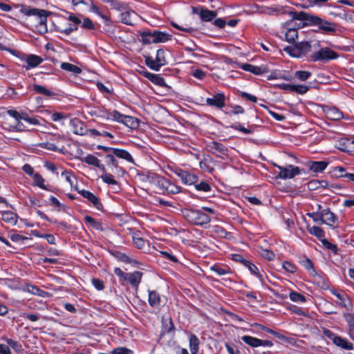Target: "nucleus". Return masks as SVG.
<instances>
[{
    "mask_svg": "<svg viewBox=\"0 0 354 354\" xmlns=\"http://www.w3.org/2000/svg\"><path fill=\"white\" fill-rule=\"evenodd\" d=\"M290 17L292 19L306 21L308 26H317L324 32L334 34L337 30V25L333 22L323 19L317 16L313 15L304 12L290 11Z\"/></svg>",
    "mask_w": 354,
    "mask_h": 354,
    "instance_id": "1",
    "label": "nucleus"
},
{
    "mask_svg": "<svg viewBox=\"0 0 354 354\" xmlns=\"http://www.w3.org/2000/svg\"><path fill=\"white\" fill-rule=\"evenodd\" d=\"M14 7L20 8V12L26 16H36L38 18V31L41 34H45L48 32L47 17L50 15V12L23 4H15Z\"/></svg>",
    "mask_w": 354,
    "mask_h": 354,
    "instance_id": "2",
    "label": "nucleus"
},
{
    "mask_svg": "<svg viewBox=\"0 0 354 354\" xmlns=\"http://www.w3.org/2000/svg\"><path fill=\"white\" fill-rule=\"evenodd\" d=\"M106 118L120 122L131 129H136L139 126V121L137 118L123 115L116 110L108 112Z\"/></svg>",
    "mask_w": 354,
    "mask_h": 354,
    "instance_id": "3",
    "label": "nucleus"
},
{
    "mask_svg": "<svg viewBox=\"0 0 354 354\" xmlns=\"http://www.w3.org/2000/svg\"><path fill=\"white\" fill-rule=\"evenodd\" d=\"M144 44L165 42L170 39V35L160 31H145L141 33Z\"/></svg>",
    "mask_w": 354,
    "mask_h": 354,
    "instance_id": "4",
    "label": "nucleus"
},
{
    "mask_svg": "<svg viewBox=\"0 0 354 354\" xmlns=\"http://www.w3.org/2000/svg\"><path fill=\"white\" fill-rule=\"evenodd\" d=\"M338 57V54L329 48H322L318 51L313 53L310 56L313 62H328L331 59H335Z\"/></svg>",
    "mask_w": 354,
    "mask_h": 354,
    "instance_id": "5",
    "label": "nucleus"
},
{
    "mask_svg": "<svg viewBox=\"0 0 354 354\" xmlns=\"http://www.w3.org/2000/svg\"><path fill=\"white\" fill-rule=\"evenodd\" d=\"M145 64L152 70L158 71L161 66L167 64L165 57V51L162 49H158L156 51V57L155 59H153L151 57H146Z\"/></svg>",
    "mask_w": 354,
    "mask_h": 354,
    "instance_id": "6",
    "label": "nucleus"
},
{
    "mask_svg": "<svg viewBox=\"0 0 354 354\" xmlns=\"http://www.w3.org/2000/svg\"><path fill=\"white\" fill-rule=\"evenodd\" d=\"M187 217L190 222L198 225H203L210 221L209 216L199 209L189 211L187 214Z\"/></svg>",
    "mask_w": 354,
    "mask_h": 354,
    "instance_id": "7",
    "label": "nucleus"
},
{
    "mask_svg": "<svg viewBox=\"0 0 354 354\" xmlns=\"http://www.w3.org/2000/svg\"><path fill=\"white\" fill-rule=\"evenodd\" d=\"M274 166L279 169V172L276 177L283 180L292 178L301 172L299 167L292 165H288L286 167H281L277 165H274Z\"/></svg>",
    "mask_w": 354,
    "mask_h": 354,
    "instance_id": "8",
    "label": "nucleus"
},
{
    "mask_svg": "<svg viewBox=\"0 0 354 354\" xmlns=\"http://www.w3.org/2000/svg\"><path fill=\"white\" fill-rule=\"evenodd\" d=\"M153 178L157 185L165 189L168 193L175 194L180 192L181 188L179 186L172 183L165 178L159 175H155Z\"/></svg>",
    "mask_w": 354,
    "mask_h": 354,
    "instance_id": "9",
    "label": "nucleus"
},
{
    "mask_svg": "<svg viewBox=\"0 0 354 354\" xmlns=\"http://www.w3.org/2000/svg\"><path fill=\"white\" fill-rule=\"evenodd\" d=\"M169 168L171 171L179 176L182 182L185 185H194L198 181V176L194 174H191L189 171L183 170L180 168Z\"/></svg>",
    "mask_w": 354,
    "mask_h": 354,
    "instance_id": "10",
    "label": "nucleus"
},
{
    "mask_svg": "<svg viewBox=\"0 0 354 354\" xmlns=\"http://www.w3.org/2000/svg\"><path fill=\"white\" fill-rule=\"evenodd\" d=\"M225 96L224 93H219L214 95L212 97L206 99V104L211 107L222 109L225 106Z\"/></svg>",
    "mask_w": 354,
    "mask_h": 354,
    "instance_id": "11",
    "label": "nucleus"
},
{
    "mask_svg": "<svg viewBox=\"0 0 354 354\" xmlns=\"http://www.w3.org/2000/svg\"><path fill=\"white\" fill-rule=\"evenodd\" d=\"M208 147L211 153L222 159H224L227 156V148L220 142L212 141L209 143Z\"/></svg>",
    "mask_w": 354,
    "mask_h": 354,
    "instance_id": "12",
    "label": "nucleus"
},
{
    "mask_svg": "<svg viewBox=\"0 0 354 354\" xmlns=\"http://www.w3.org/2000/svg\"><path fill=\"white\" fill-rule=\"evenodd\" d=\"M337 216L329 209L322 210V223L335 227L337 226Z\"/></svg>",
    "mask_w": 354,
    "mask_h": 354,
    "instance_id": "13",
    "label": "nucleus"
},
{
    "mask_svg": "<svg viewBox=\"0 0 354 354\" xmlns=\"http://www.w3.org/2000/svg\"><path fill=\"white\" fill-rule=\"evenodd\" d=\"M324 111L327 118L331 120H339L343 118V113L337 108L334 106H326Z\"/></svg>",
    "mask_w": 354,
    "mask_h": 354,
    "instance_id": "14",
    "label": "nucleus"
},
{
    "mask_svg": "<svg viewBox=\"0 0 354 354\" xmlns=\"http://www.w3.org/2000/svg\"><path fill=\"white\" fill-rule=\"evenodd\" d=\"M328 162L326 161H309L306 166L310 171L315 173L322 172L328 166Z\"/></svg>",
    "mask_w": 354,
    "mask_h": 354,
    "instance_id": "15",
    "label": "nucleus"
},
{
    "mask_svg": "<svg viewBox=\"0 0 354 354\" xmlns=\"http://www.w3.org/2000/svg\"><path fill=\"white\" fill-rule=\"evenodd\" d=\"M78 192L85 198L88 199L92 203L93 206L97 209L102 208V203L99 201V199L91 192L87 190H79Z\"/></svg>",
    "mask_w": 354,
    "mask_h": 354,
    "instance_id": "16",
    "label": "nucleus"
},
{
    "mask_svg": "<svg viewBox=\"0 0 354 354\" xmlns=\"http://www.w3.org/2000/svg\"><path fill=\"white\" fill-rule=\"evenodd\" d=\"M142 272L139 271H135L133 272L127 273L126 279L124 281L128 282L133 287H138L141 281L142 277Z\"/></svg>",
    "mask_w": 354,
    "mask_h": 354,
    "instance_id": "17",
    "label": "nucleus"
},
{
    "mask_svg": "<svg viewBox=\"0 0 354 354\" xmlns=\"http://www.w3.org/2000/svg\"><path fill=\"white\" fill-rule=\"evenodd\" d=\"M333 343L342 348H344L345 350H353L354 348L353 344L348 342L347 339L342 338L339 336H337L336 337H334V342Z\"/></svg>",
    "mask_w": 354,
    "mask_h": 354,
    "instance_id": "18",
    "label": "nucleus"
},
{
    "mask_svg": "<svg viewBox=\"0 0 354 354\" xmlns=\"http://www.w3.org/2000/svg\"><path fill=\"white\" fill-rule=\"evenodd\" d=\"M83 160L86 163L101 169L102 171H104V166L102 164H101L100 160L95 156L89 154L84 157Z\"/></svg>",
    "mask_w": 354,
    "mask_h": 354,
    "instance_id": "19",
    "label": "nucleus"
},
{
    "mask_svg": "<svg viewBox=\"0 0 354 354\" xmlns=\"http://www.w3.org/2000/svg\"><path fill=\"white\" fill-rule=\"evenodd\" d=\"M339 145L342 146L338 147V149L342 151H354V138L343 139Z\"/></svg>",
    "mask_w": 354,
    "mask_h": 354,
    "instance_id": "20",
    "label": "nucleus"
},
{
    "mask_svg": "<svg viewBox=\"0 0 354 354\" xmlns=\"http://www.w3.org/2000/svg\"><path fill=\"white\" fill-rule=\"evenodd\" d=\"M143 75L147 77L148 80L151 81L153 83L163 86L165 84V81L163 77L159 76L158 75L151 73L149 72H145Z\"/></svg>",
    "mask_w": 354,
    "mask_h": 354,
    "instance_id": "21",
    "label": "nucleus"
},
{
    "mask_svg": "<svg viewBox=\"0 0 354 354\" xmlns=\"http://www.w3.org/2000/svg\"><path fill=\"white\" fill-rule=\"evenodd\" d=\"M113 153L119 158L124 159L129 162H133V158L131 155L126 150L114 148Z\"/></svg>",
    "mask_w": 354,
    "mask_h": 354,
    "instance_id": "22",
    "label": "nucleus"
},
{
    "mask_svg": "<svg viewBox=\"0 0 354 354\" xmlns=\"http://www.w3.org/2000/svg\"><path fill=\"white\" fill-rule=\"evenodd\" d=\"M43 62V59L35 55H30L26 58V63L28 66L26 68L28 70L30 68H34L39 66Z\"/></svg>",
    "mask_w": 354,
    "mask_h": 354,
    "instance_id": "23",
    "label": "nucleus"
},
{
    "mask_svg": "<svg viewBox=\"0 0 354 354\" xmlns=\"http://www.w3.org/2000/svg\"><path fill=\"white\" fill-rule=\"evenodd\" d=\"M189 348L192 354H196L198 352L200 341L197 336L191 334L189 336Z\"/></svg>",
    "mask_w": 354,
    "mask_h": 354,
    "instance_id": "24",
    "label": "nucleus"
},
{
    "mask_svg": "<svg viewBox=\"0 0 354 354\" xmlns=\"http://www.w3.org/2000/svg\"><path fill=\"white\" fill-rule=\"evenodd\" d=\"M149 303L153 308L158 307L160 305V297L156 291H149Z\"/></svg>",
    "mask_w": 354,
    "mask_h": 354,
    "instance_id": "25",
    "label": "nucleus"
},
{
    "mask_svg": "<svg viewBox=\"0 0 354 354\" xmlns=\"http://www.w3.org/2000/svg\"><path fill=\"white\" fill-rule=\"evenodd\" d=\"M199 15L203 21H209L216 17V13L214 11H211L204 8H200Z\"/></svg>",
    "mask_w": 354,
    "mask_h": 354,
    "instance_id": "26",
    "label": "nucleus"
},
{
    "mask_svg": "<svg viewBox=\"0 0 354 354\" xmlns=\"http://www.w3.org/2000/svg\"><path fill=\"white\" fill-rule=\"evenodd\" d=\"M136 17V13L133 11H125L121 13V21L127 25L133 26V18Z\"/></svg>",
    "mask_w": 354,
    "mask_h": 354,
    "instance_id": "27",
    "label": "nucleus"
},
{
    "mask_svg": "<svg viewBox=\"0 0 354 354\" xmlns=\"http://www.w3.org/2000/svg\"><path fill=\"white\" fill-rule=\"evenodd\" d=\"M5 342L8 344L10 348H12L15 352L21 353L24 351L22 345L17 341L14 340L11 338H3Z\"/></svg>",
    "mask_w": 354,
    "mask_h": 354,
    "instance_id": "28",
    "label": "nucleus"
},
{
    "mask_svg": "<svg viewBox=\"0 0 354 354\" xmlns=\"http://www.w3.org/2000/svg\"><path fill=\"white\" fill-rule=\"evenodd\" d=\"M17 214L10 212L6 211L1 213V219L10 224H15L17 223Z\"/></svg>",
    "mask_w": 354,
    "mask_h": 354,
    "instance_id": "29",
    "label": "nucleus"
},
{
    "mask_svg": "<svg viewBox=\"0 0 354 354\" xmlns=\"http://www.w3.org/2000/svg\"><path fill=\"white\" fill-rule=\"evenodd\" d=\"M61 68L64 71H70L74 74H80L82 73V69L80 67L68 62L62 63Z\"/></svg>",
    "mask_w": 354,
    "mask_h": 354,
    "instance_id": "30",
    "label": "nucleus"
},
{
    "mask_svg": "<svg viewBox=\"0 0 354 354\" xmlns=\"http://www.w3.org/2000/svg\"><path fill=\"white\" fill-rule=\"evenodd\" d=\"M241 340L245 343L246 344L252 346V347H259V342L260 339L249 336V335H244L241 337Z\"/></svg>",
    "mask_w": 354,
    "mask_h": 354,
    "instance_id": "31",
    "label": "nucleus"
},
{
    "mask_svg": "<svg viewBox=\"0 0 354 354\" xmlns=\"http://www.w3.org/2000/svg\"><path fill=\"white\" fill-rule=\"evenodd\" d=\"M286 40L289 43H295L296 39L298 36V31L297 28H288L286 33Z\"/></svg>",
    "mask_w": 354,
    "mask_h": 354,
    "instance_id": "32",
    "label": "nucleus"
},
{
    "mask_svg": "<svg viewBox=\"0 0 354 354\" xmlns=\"http://www.w3.org/2000/svg\"><path fill=\"white\" fill-rule=\"evenodd\" d=\"M25 290L35 295L44 297L48 293L42 290H40L35 286L27 285L25 288Z\"/></svg>",
    "mask_w": 354,
    "mask_h": 354,
    "instance_id": "33",
    "label": "nucleus"
},
{
    "mask_svg": "<svg viewBox=\"0 0 354 354\" xmlns=\"http://www.w3.org/2000/svg\"><path fill=\"white\" fill-rule=\"evenodd\" d=\"M114 256L118 260H119L122 262L126 263H138L137 261L132 259L128 255H127L126 254L121 252H115L114 254Z\"/></svg>",
    "mask_w": 354,
    "mask_h": 354,
    "instance_id": "34",
    "label": "nucleus"
},
{
    "mask_svg": "<svg viewBox=\"0 0 354 354\" xmlns=\"http://www.w3.org/2000/svg\"><path fill=\"white\" fill-rule=\"evenodd\" d=\"M284 51L287 52L290 55L295 57H301L302 55L297 44L292 46H287L284 48Z\"/></svg>",
    "mask_w": 354,
    "mask_h": 354,
    "instance_id": "35",
    "label": "nucleus"
},
{
    "mask_svg": "<svg viewBox=\"0 0 354 354\" xmlns=\"http://www.w3.org/2000/svg\"><path fill=\"white\" fill-rule=\"evenodd\" d=\"M163 327L167 333H174L175 326L171 317L164 318L162 321Z\"/></svg>",
    "mask_w": 354,
    "mask_h": 354,
    "instance_id": "36",
    "label": "nucleus"
},
{
    "mask_svg": "<svg viewBox=\"0 0 354 354\" xmlns=\"http://www.w3.org/2000/svg\"><path fill=\"white\" fill-rule=\"evenodd\" d=\"M244 266L247 267L252 274H254L261 280H262L263 275L259 272V269L255 265H254L249 261H244Z\"/></svg>",
    "mask_w": 354,
    "mask_h": 354,
    "instance_id": "37",
    "label": "nucleus"
},
{
    "mask_svg": "<svg viewBox=\"0 0 354 354\" xmlns=\"http://www.w3.org/2000/svg\"><path fill=\"white\" fill-rule=\"evenodd\" d=\"M106 162H107V164L109 165H111L113 167H114L117 171L118 172H122L123 173L124 172V170L122 169V168L118 166V160L115 158V157L113 156V155H111V154H108L106 156Z\"/></svg>",
    "mask_w": 354,
    "mask_h": 354,
    "instance_id": "38",
    "label": "nucleus"
},
{
    "mask_svg": "<svg viewBox=\"0 0 354 354\" xmlns=\"http://www.w3.org/2000/svg\"><path fill=\"white\" fill-rule=\"evenodd\" d=\"M308 231L310 234L315 236L318 239H322L325 235L324 230L321 227L315 225L308 227Z\"/></svg>",
    "mask_w": 354,
    "mask_h": 354,
    "instance_id": "39",
    "label": "nucleus"
},
{
    "mask_svg": "<svg viewBox=\"0 0 354 354\" xmlns=\"http://www.w3.org/2000/svg\"><path fill=\"white\" fill-rule=\"evenodd\" d=\"M73 125L74 127V133L77 135H84L86 129L84 127V124L80 121L76 120L73 121Z\"/></svg>",
    "mask_w": 354,
    "mask_h": 354,
    "instance_id": "40",
    "label": "nucleus"
},
{
    "mask_svg": "<svg viewBox=\"0 0 354 354\" xmlns=\"http://www.w3.org/2000/svg\"><path fill=\"white\" fill-rule=\"evenodd\" d=\"M33 90L40 94H42L45 96H51L53 95V93L50 91L46 88L44 86L39 84L33 85Z\"/></svg>",
    "mask_w": 354,
    "mask_h": 354,
    "instance_id": "41",
    "label": "nucleus"
},
{
    "mask_svg": "<svg viewBox=\"0 0 354 354\" xmlns=\"http://www.w3.org/2000/svg\"><path fill=\"white\" fill-rule=\"evenodd\" d=\"M102 172H103V174L102 175L101 178L104 183H106L107 184H110V185H117L118 184V182L114 179L113 175H111V174H108L105 169H104V171H102Z\"/></svg>",
    "mask_w": 354,
    "mask_h": 354,
    "instance_id": "42",
    "label": "nucleus"
},
{
    "mask_svg": "<svg viewBox=\"0 0 354 354\" xmlns=\"http://www.w3.org/2000/svg\"><path fill=\"white\" fill-rule=\"evenodd\" d=\"M289 297L291 301H295V302L304 303L306 300V297L304 295H302L297 292H294V291H292L290 292Z\"/></svg>",
    "mask_w": 354,
    "mask_h": 354,
    "instance_id": "43",
    "label": "nucleus"
},
{
    "mask_svg": "<svg viewBox=\"0 0 354 354\" xmlns=\"http://www.w3.org/2000/svg\"><path fill=\"white\" fill-rule=\"evenodd\" d=\"M302 55H305L306 53L310 51L311 45L308 41H301L297 44Z\"/></svg>",
    "mask_w": 354,
    "mask_h": 354,
    "instance_id": "44",
    "label": "nucleus"
},
{
    "mask_svg": "<svg viewBox=\"0 0 354 354\" xmlns=\"http://www.w3.org/2000/svg\"><path fill=\"white\" fill-rule=\"evenodd\" d=\"M84 221H85L86 223L90 224L93 228H95L96 230H101L102 229V226H101L100 223L97 221L95 219H94L91 216H86L84 217Z\"/></svg>",
    "mask_w": 354,
    "mask_h": 354,
    "instance_id": "45",
    "label": "nucleus"
},
{
    "mask_svg": "<svg viewBox=\"0 0 354 354\" xmlns=\"http://www.w3.org/2000/svg\"><path fill=\"white\" fill-rule=\"evenodd\" d=\"M194 185L198 191L209 192L211 189L209 184L206 181H201L199 183H195Z\"/></svg>",
    "mask_w": 354,
    "mask_h": 354,
    "instance_id": "46",
    "label": "nucleus"
},
{
    "mask_svg": "<svg viewBox=\"0 0 354 354\" xmlns=\"http://www.w3.org/2000/svg\"><path fill=\"white\" fill-rule=\"evenodd\" d=\"M301 265L308 271L311 272V273H315V270L314 268V265L312 261L309 259H305L300 261Z\"/></svg>",
    "mask_w": 354,
    "mask_h": 354,
    "instance_id": "47",
    "label": "nucleus"
},
{
    "mask_svg": "<svg viewBox=\"0 0 354 354\" xmlns=\"http://www.w3.org/2000/svg\"><path fill=\"white\" fill-rule=\"evenodd\" d=\"M311 76V73L306 71H298L295 73V77L301 81H305Z\"/></svg>",
    "mask_w": 354,
    "mask_h": 354,
    "instance_id": "48",
    "label": "nucleus"
},
{
    "mask_svg": "<svg viewBox=\"0 0 354 354\" xmlns=\"http://www.w3.org/2000/svg\"><path fill=\"white\" fill-rule=\"evenodd\" d=\"M243 68L245 71H250L254 74L259 75L261 73V68L259 66H255L251 64H245Z\"/></svg>",
    "mask_w": 354,
    "mask_h": 354,
    "instance_id": "49",
    "label": "nucleus"
},
{
    "mask_svg": "<svg viewBox=\"0 0 354 354\" xmlns=\"http://www.w3.org/2000/svg\"><path fill=\"white\" fill-rule=\"evenodd\" d=\"M33 178L35 182V184L41 189H46V187L44 185V179L42 176L39 174H35L33 175Z\"/></svg>",
    "mask_w": 354,
    "mask_h": 354,
    "instance_id": "50",
    "label": "nucleus"
},
{
    "mask_svg": "<svg viewBox=\"0 0 354 354\" xmlns=\"http://www.w3.org/2000/svg\"><path fill=\"white\" fill-rule=\"evenodd\" d=\"M282 267L285 270L290 273H295L297 270V266L289 261H284Z\"/></svg>",
    "mask_w": 354,
    "mask_h": 354,
    "instance_id": "51",
    "label": "nucleus"
},
{
    "mask_svg": "<svg viewBox=\"0 0 354 354\" xmlns=\"http://www.w3.org/2000/svg\"><path fill=\"white\" fill-rule=\"evenodd\" d=\"M112 354H132L133 351L129 349L126 347H118L114 348L112 352Z\"/></svg>",
    "mask_w": 354,
    "mask_h": 354,
    "instance_id": "52",
    "label": "nucleus"
},
{
    "mask_svg": "<svg viewBox=\"0 0 354 354\" xmlns=\"http://www.w3.org/2000/svg\"><path fill=\"white\" fill-rule=\"evenodd\" d=\"M211 270L219 276L224 275L229 272L227 268H222L218 266H212Z\"/></svg>",
    "mask_w": 354,
    "mask_h": 354,
    "instance_id": "53",
    "label": "nucleus"
},
{
    "mask_svg": "<svg viewBox=\"0 0 354 354\" xmlns=\"http://www.w3.org/2000/svg\"><path fill=\"white\" fill-rule=\"evenodd\" d=\"M40 147L43 149H46L50 151H57V147L54 143L45 142H41L38 145Z\"/></svg>",
    "mask_w": 354,
    "mask_h": 354,
    "instance_id": "54",
    "label": "nucleus"
},
{
    "mask_svg": "<svg viewBox=\"0 0 354 354\" xmlns=\"http://www.w3.org/2000/svg\"><path fill=\"white\" fill-rule=\"evenodd\" d=\"M133 241L136 247L139 249L143 248L145 245V241L142 238L137 236L136 235L133 236Z\"/></svg>",
    "mask_w": 354,
    "mask_h": 354,
    "instance_id": "55",
    "label": "nucleus"
},
{
    "mask_svg": "<svg viewBox=\"0 0 354 354\" xmlns=\"http://www.w3.org/2000/svg\"><path fill=\"white\" fill-rule=\"evenodd\" d=\"M82 27L88 30H93L95 29V26L93 23V21L87 17H84L83 19V21H82Z\"/></svg>",
    "mask_w": 354,
    "mask_h": 354,
    "instance_id": "56",
    "label": "nucleus"
},
{
    "mask_svg": "<svg viewBox=\"0 0 354 354\" xmlns=\"http://www.w3.org/2000/svg\"><path fill=\"white\" fill-rule=\"evenodd\" d=\"M260 254L263 258L270 261L274 259L275 257L273 252L267 249H262Z\"/></svg>",
    "mask_w": 354,
    "mask_h": 354,
    "instance_id": "57",
    "label": "nucleus"
},
{
    "mask_svg": "<svg viewBox=\"0 0 354 354\" xmlns=\"http://www.w3.org/2000/svg\"><path fill=\"white\" fill-rule=\"evenodd\" d=\"M114 274L117 275L120 278V281L123 283L126 279L127 273L124 272L120 268H114Z\"/></svg>",
    "mask_w": 354,
    "mask_h": 354,
    "instance_id": "58",
    "label": "nucleus"
},
{
    "mask_svg": "<svg viewBox=\"0 0 354 354\" xmlns=\"http://www.w3.org/2000/svg\"><path fill=\"white\" fill-rule=\"evenodd\" d=\"M307 216L311 218L315 222H320L322 223V210L320 212L308 213Z\"/></svg>",
    "mask_w": 354,
    "mask_h": 354,
    "instance_id": "59",
    "label": "nucleus"
},
{
    "mask_svg": "<svg viewBox=\"0 0 354 354\" xmlns=\"http://www.w3.org/2000/svg\"><path fill=\"white\" fill-rule=\"evenodd\" d=\"M293 87L292 92H296L299 94H304L309 89L308 86L304 85H294Z\"/></svg>",
    "mask_w": 354,
    "mask_h": 354,
    "instance_id": "60",
    "label": "nucleus"
},
{
    "mask_svg": "<svg viewBox=\"0 0 354 354\" xmlns=\"http://www.w3.org/2000/svg\"><path fill=\"white\" fill-rule=\"evenodd\" d=\"M231 127L235 130L240 131L245 134H250L252 133L251 130L242 127L239 123L234 124L231 126Z\"/></svg>",
    "mask_w": 354,
    "mask_h": 354,
    "instance_id": "61",
    "label": "nucleus"
},
{
    "mask_svg": "<svg viewBox=\"0 0 354 354\" xmlns=\"http://www.w3.org/2000/svg\"><path fill=\"white\" fill-rule=\"evenodd\" d=\"M343 19H344L346 21H348L351 22H354V11L353 10H348L347 12H345L343 14Z\"/></svg>",
    "mask_w": 354,
    "mask_h": 354,
    "instance_id": "62",
    "label": "nucleus"
},
{
    "mask_svg": "<svg viewBox=\"0 0 354 354\" xmlns=\"http://www.w3.org/2000/svg\"><path fill=\"white\" fill-rule=\"evenodd\" d=\"M334 174L338 178H344V174H345L346 170L342 167H336L334 168Z\"/></svg>",
    "mask_w": 354,
    "mask_h": 354,
    "instance_id": "63",
    "label": "nucleus"
},
{
    "mask_svg": "<svg viewBox=\"0 0 354 354\" xmlns=\"http://www.w3.org/2000/svg\"><path fill=\"white\" fill-rule=\"evenodd\" d=\"M0 354H12L11 349L7 343L0 344Z\"/></svg>",
    "mask_w": 354,
    "mask_h": 354,
    "instance_id": "64",
    "label": "nucleus"
}]
</instances>
